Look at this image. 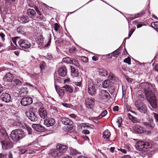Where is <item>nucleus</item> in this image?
<instances>
[{
	"label": "nucleus",
	"instance_id": "nucleus-14",
	"mask_svg": "<svg viewBox=\"0 0 158 158\" xmlns=\"http://www.w3.org/2000/svg\"><path fill=\"white\" fill-rule=\"evenodd\" d=\"M2 100L5 102L8 103L11 101L10 95L7 93H3L0 96Z\"/></svg>",
	"mask_w": 158,
	"mask_h": 158
},
{
	"label": "nucleus",
	"instance_id": "nucleus-50",
	"mask_svg": "<svg viewBox=\"0 0 158 158\" xmlns=\"http://www.w3.org/2000/svg\"><path fill=\"white\" fill-rule=\"evenodd\" d=\"M61 104L62 105H63L64 106L68 107V108H70V106H71V105L69 104L66 103H62Z\"/></svg>",
	"mask_w": 158,
	"mask_h": 158
},
{
	"label": "nucleus",
	"instance_id": "nucleus-3",
	"mask_svg": "<svg viewBox=\"0 0 158 158\" xmlns=\"http://www.w3.org/2000/svg\"><path fill=\"white\" fill-rule=\"evenodd\" d=\"M136 149L141 152H145L147 149L151 147L150 143L148 141H139L138 142L135 144Z\"/></svg>",
	"mask_w": 158,
	"mask_h": 158
},
{
	"label": "nucleus",
	"instance_id": "nucleus-62",
	"mask_svg": "<svg viewBox=\"0 0 158 158\" xmlns=\"http://www.w3.org/2000/svg\"><path fill=\"white\" fill-rule=\"evenodd\" d=\"M5 87L0 85V94L4 90Z\"/></svg>",
	"mask_w": 158,
	"mask_h": 158
},
{
	"label": "nucleus",
	"instance_id": "nucleus-33",
	"mask_svg": "<svg viewBox=\"0 0 158 158\" xmlns=\"http://www.w3.org/2000/svg\"><path fill=\"white\" fill-rule=\"evenodd\" d=\"M20 22L22 23H28L29 19L27 16H23L20 18Z\"/></svg>",
	"mask_w": 158,
	"mask_h": 158
},
{
	"label": "nucleus",
	"instance_id": "nucleus-18",
	"mask_svg": "<svg viewBox=\"0 0 158 158\" xmlns=\"http://www.w3.org/2000/svg\"><path fill=\"white\" fill-rule=\"evenodd\" d=\"M32 127L35 130L37 131L41 132L45 131L44 127L39 124H33Z\"/></svg>",
	"mask_w": 158,
	"mask_h": 158
},
{
	"label": "nucleus",
	"instance_id": "nucleus-32",
	"mask_svg": "<svg viewBox=\"0 0 158 158\" xmlns=\"http://www.w3.org/2000/svg\"><path fill=\"white\" fill-rule=\"evenodd\" d=\"M128 118L129 119L131 120L133 123H137L138 121V119L135 117L133 116L130 114H128Z\"/></svg>",
	"mask_w": 158,
	"mask_h": 158
},
{
	"label": "nucleus",
	"instance_id": "nucleus-37",
	"mask_svg": "<svg viewBox=\"0 0 158 158\" xmlns=\"http://www.w3.org/2000/svg\"><path fill=\"white\" fill-rule=\"evenodd\" d=\"M63 88H64L66 91L69 93H72L73 92V89L69 85H66L63 87Z\"/></svg>",
	"mask_w": 158,
	"mask_h": 158
},
{
	"label": "nucleus",
	"instance_id": "nucleus-35",
	"mask_svg": "<svg viewBox=\"0 0 158 158\" xmlns=\"http://www.w3.org/2000/svg\"><path fill=\"white\" fill-rule=\"evenodd\" d=\"M135 106L138 108V110L142 105H143V104L141 100H138L135 102Z\"/></svg>",
	"mask_w": 158,
	"mask_h": 158
},
{
	"label": "nucleus",
	"instance_id": "nucleus-15",
	"mask_svg": "<svg viewBox=\"0 0 158 158\" xmlns=\"http://www.w3.org/2000/svg\"><path fill=\"white\" fill-rule=\"evenodd\" d=\"M8 138H9V136L6 132L5 128L2 127H0V139L1 140L7 139Z\"/></svg>",
	"mask_w": 158,
	"mask_h": 158
},
{
	"label": "nucleus",
	"instance_id": "nucleus-39",
	"mask_svg": "<svg viewBox=\"0 0 158 158\" xmlns=\"http://www.w3.org/2000/svg\"><path fill=\"white\" fill-rule=\"evenodd\" d=\"M28 147L26 146L22 147L20 151V154H23L25 153L28 150Z\"/></svg>",
	"mask_w": 158,
	"mask_h": 158
},
{
	"label": "nucleus",
	"instance_id": "nucleus-27",
	"mask_svg": "<svg viewBox=\"0 0 158 158\" xmlns=\"http://www.w3.org/2000/svg\"><path fill=\"white\" fill-rule=\"evenodd\" d=\"M98 72L99 74L102 77H106L108 75L107 71L103 69H98Z\"/></svg>",
	"mask_w": 158,
	"mask_h": 158
},
{
	"label": "nucleus",
	"instance_id": "nucleus-23",
	"mask_svg": "<svg viewBox=\"0 0 158 158\" xmlns=\"http://www.w3.org/2000/svg\"><path fill=\"white\" fill-rule=\"evenodd\" d=\"M134 130L136 133L140 134L145 131V128L139 125L135 126Z\"/></svg>",
	"mask_w": 158,
	"mask_h": 158
},
{
	"label": "nucleus",
	"instance_id": "nucleus-20",
	"mask_svg": "<svg viewBox=\"0 0 158 158\" xmlns=\"http://www.w3.org/2000/svg\"><path fill=\"white\" fill-rule=\"evenodd\" d=\"M14 76L10 72L7 73L3 77L4 81L5 82H12Z\"/></svg>",
	"mask_w": 158,
	"mask_h": 158
},
{
	"label": "nucleus",
	"instance_id": "nucleus-40",
	"mask_svg": "<svg viewBox=\"0 0 158 158\" xmlns=\"http://www.w3.org/2000/svg\"><path fill=\"white\" fill-rule=\"evenodd\" d=\"M144 14V11H142L140 12L139 13H138L137 15H135V16L134 17H132V20L139 17V16L143 15V14Z\"/></svg>",
	"mask_w": 158,
	"mask_h": 158
},
{
	"label": "nucleus",
	"instance_id": "nucleus-57",
	"mask_svg": "<svg viewBox=\"0 0 158 158\" xmlns=\"http://www.w3.org/2000/svg\"><path fill=\"white\" fill-rule=\"evenodd\" d=\"M119 107L118 106H115L113 108V110L114 111H117L118 110Z\"/></svg>",
	"mask_w": 158,
	"mask_h": 158
},
{
	"label": "nucleus",
	"instance_id": "nucleus-1",
	"mask_svg": "<svg viewBox=\"0 0 158 158\" xmlns=\"http://www.w3.org/2000/svg\"><path fill=\"white\" fill-rule=\"evenodd\" d=\"M143 85L144 86V90L146 93V95L148 97L149 99V102L150 105L153 108H156L157 105L155 95L153 92L151 91L152 88H153V85L150 83L146 82L143 83Z\"/></svg>",
	"mask_w": 158,
	"mask_h": 158
},
{
	"label": "nucleus",
	"instance_id": "nucleus-10",
	"mask_svg": "<svg viewBox=\"0 0 158 158\" xmlns=\"http://www.w3.org/2000/svg\"><path fill=\"white\" fill-rule=\"evenodd\" d=\"M32 98L29 97L23 98L21 100L20 103L23 106H28L32 103Z\"/></svg>",
	"mask_w": 158,
	"mask_h": 158
},
{
	"label": "nucleus",
	"instance_id": "nucleus-26",
	"mask_svg": "<svg viewBox=\"0 0 158 158\" xmlns=\"http://www.w3.org/2000/svg\"><path fill=\"white\" fill-rule=\"evenodd\" d=\"M27 12L29 17L32 18H33L36 15V12L33 9H28Z\"/></svg>",
	"mask_w": 158,
	"mask_h": 158
},
{
	"label": "nucleus",
	"instance_id": "nucleus-46",
	"mask_svg": "<svg viewBox=\"0 0 158 158\" xmlns=\"http://www.w3.org/2000/svg\"><path fill=\"white\" fill-rule=\"evenodd\" d=\"M59 96L61 98H62L64 94V91L62 90H59L58 92Z\"/></svg>",
	"mask_w": 158,
	"mask_h": 158
},
{
	"label": "nucleus",
	"instance_id": "nucleus-13",
	"mask_svg": "<svg viewBox=\"0 0 158 158\" xmlns=\"http://www.w3.org/2000/svg\"><path fill=\"white\" fill-rule=\"evenodd\" d=\"M56 147L61 156L66 153L68 149V147L65 145H63L60 144H58L56 145Z\"/></svg>",
	"mask_w": 158,
	"mask_h": 158
},
{
	"label": "nucleus",
	"instance_id": "nucleus-61",
	"mask_svg": "<svg viewBox=\"0 0 158 158\" xmlns=\"http://www.w3.org/2000/svg\"><path fill=\"white\" fill-rule=\"evenodd\" d=\"M39 16H37V18L39 19L40 20H44L45 18H44L43 15H42L41 14V15H39Z\"/></svg>",
	"mask_w": 158,
	"mask_h": 158
},
{
	"label": "nucleus",
	"instance_id": "nucleus-11",
	"mask_svg": "<svg viewBox=\"0 0 158 158\" xmlns=\"http://www.w3.org/2000/svg\"><path fill=\"white\" fill-rule=\"evenodd\" d=\"M62 61L63 62L66 63L72 64L77 67H78L79 65V64L76 60L69 57L63 58Z\"/></svg>",
	"mask_w": 158,
	"mask_h": 158
},
{
	"label": "nucleus",
	"instance_id": "nucleus-6",
	"mask_svg": "<svg viewBox=\"0 0 158 158\" xmlns=\"http://www.w3.org/2000/svg\"><path fill=\"white\" fill-rule=\"evenodd\" d=\"M99 98L104 102H107L111 98L109 94L106 90H102L99 94Z\"/></svg>",
	"mask_w": 158,
	"mask_h": 158
},
{
	"label": "nucleus",
	"instance_id": "nucleus-12",
	"mask_svg": "<svg viewBox=\"0 0 158 158\" xmlns=\"http://www.w3.org/2000/svg\"><path fill=\"white\" fill-rule=\"evenodd\" d=\"M61 121L63 124L70 126V127L69 128V130H72L73 129V122L70 119L68 118L64 117L61 118Z\"/></svg>",
	"mask_w": 158,
	"mask_h": 158
},
{
	"label": "nucleus",
	"instance_id": "nucleus-2",
	"mask_svg": "<svg viewBox=\"0 0 158 158\" xmlns=\"http://www.w3.org/2000/svg\"><path fill=\"white\" fill-rule=\"evenodd\" d=\"M25 136L23 130L21 129H15L13 130L10 134V137L12 140L18 142Z\"/></svg>",
	"mask_w": 158,
	"mask_h": 158
},
{
	"label": "nucleus",
	"instance_id": "nucleus-21",
	"mask_svg": "<svg viewBox=\"0 0 158 158\" xmlns=\"http://www.w3.org/2000/svg\"><path fill=\"white\" fill-rule=\"evenodd\" d=\"M55 120L52 118H48L45 119L44 121V124L47 127L52 126L55 123Z\"/></svg>",
	"mask_w": 158,
	"mask_h": 158
},
{
	"label": "nucleus",
	"instance_id": "nucleus-17",
	"mask_svg": "<svg viewBox=\"0 0 158 158\" xmlns=\"http://www.w3.org/2000/svg\"><path fill=\"white\" fill-rule=\"evenodd\" d=\"M39 114L40 117L42 118H45L47 117L48 114L47 110L43 107H40L38 110Z\"/></svg>",
	"mask_w": 158,
	"mask_h": 158
},
{
	"label": "nucleus",
	"instance_id": "nucleus-24",
	"mask_svg": "<svg viewBox=\"0 0 158 158\" xmlns=\"http://www.w3.org/2000/svg\"><path fill=\"white\" fill-rule=\"evenodd\" d=\"M111 134L108 130L105 131L103 134V138L106 140L108 141L109 140V138Z\"/></svg>",
	"mask_w": 158,
	"mask_h": 158
},
{
	"label": "nucleus",
	"instance_id": "nucleus-34",
	"mask_svg": "<svg viewBox=\"0 0 158 158\" xmlns=\"http://www.w3.org/2000/svg\"><path fill=\"white\" fill-rule=\"evenodd\" d=\"M122 48V47L120 46L118 49L111 53V56L113 55L114 56L117 57L119 53H120L119 51Z\"/></svg>",
	"mask_w": 158,
	"mask_h": 158
},
{
	"label": "nucleus",
	"instance_id": "nucleus-54",
	"mask_svg": "<svg viewBox=\"0 0 158 158\" xmlns=\"http://www.w3.org/2000/svg\"><path fill=\"white\" fill-rule=\"evenodd\" d=\"M54 81L55 83H60V78H56L54 76Z\"/></svg>",
	"mask_w": 158,
	"mask_h": 158
},
{
	"label": "nucleus",
	"instance_id": "nucleus-51",
	"mask_svg": "<svg viewBox=\"0 0 158 158\" xmlns=\"http://www.w3.org/2000/svg\"><path fill=\"white\" fill-rule=\"evenodd\" d=\"M126 91L125 89L124 90L123 88V86H122V94H123V98H125L126 97Z\"/></svg>",
	"mask_w": 158,
	"mask_h": 158
},
{
	"label": "nucleus",
	"instance_id": "nucleus-48",
	"mask_svg": "<svg viewBox=\"0 0 158 158\" xmlns=\"http://www.w3.org/2000/svg\"><path fill=\"white\" fill-rule=\"evenodd\" d=\"M74 84L76 86H78L80 88H81V82H73Z\"/></svg>",
	"mask_w": 158,
	"mask_h": 158
},
{
	"label": "nucleus",
	"instance_id": "nucleus-47",
	"mask_svg": "<svg viewBox=\"0 0 158 158\" xmlns=\"http://www.w3.org/2000/svg\"><path fill=\"white\" fill-rule=\"evenodd\" d=\"M14 125L21 127L22 126V124L19 122H16L14 123Z\"/></svg>",
	"mask_w": 158,
	"mask_h": 158
},
{
	"label": "nucleus",
	"instance_id": "nucleus-41",
	"mask_svg": "<svg viewBox=\"0 0 158 158\" xmlns=\"http://www.w3.org/2000/svg\"><path fill=\"white\" fill-rule=\"evenodd\" d=\"M107 114V112L106 110H104L99 116V117H100V118H101L102 117H105Z\"/></svg>",
	"mask_w": 158,
	"mask_h": 158
},
{
	"label": "nucleus",
	"instance_id": "nucleus-43",
	"mask_svg": "<svg viewBox=\"0 0 158 158\" xmlns=\"http://www.w3.org/2000/svg\"><path fill=\"white\" fill-rule=\"evenodd\" d=\"M123 121L122 118L121 117H119L117 118L116 122L118 123V127H120L121 126V123Z\"/></svg>",
	"mask_w": 158,
	"mask_h": 158
},
{
	"label": "nucleus",
	"instance_id": "nucleus-8",
	"mask_svg": "<svg viewBox=\"0 0 158 158\" xmlns=\"http://www.w3.org/2000/svg\"><path fill=\"white\" fill-rule=\"evenodd\" d=\"M18 44L23 49L28 48L31 46L30 43L27 40L24 39H20L18 41Z\"/></svg>",
	"mask_w": 158,
	"mask_h": 158
},
{
	"label": "nucleus",
	"instance_id": "nucleus-16",
	"mask_svg": "<svg viewBox=\"0 0 158 158\" xmlns=\"http://www.w3.org/2000/svg\"><path fill=\"white\" fill-rule=\"evenodd\" d=\"M95 100L92 98H88L85 100V105L88 108L92 109L94 105Z\"/></svg>",
	"mask_w": 158,
	"mask_h": 158
},
{
	"label": "nucleus",
	"instance_id": "nucleus-36",
	"mask_svg": "<svg viewBox=\"0 0 158 158\" xmlns=\"http://www.w3.org/2000/svg\"><path fill=\"white\" fill-rule=\"evenodd\" d=\"M138 110L140 112L143 114H145L147 112V108L144 104Z\"/></svg>",
	"mask_w": 158,
	"mask_h": 158
},
{
	"label": "nucleus",
	"instance_id": "nucleus-53",
	"mask_svg": "<svg viewBox=\"0 0 158 158\" xmlns=\"http://www.w3.org/2000/svg\"><path fill=\"white\" fill-rule=\"evenodd\" d=\"M89 124H88L87 123H82L81 124V126L82 127H89Z\"/></svg>",
	"mask_w": 158,
	"mask_h": 158
},
{
	"label": "nucleus",
	"instance_id": "nucleus-45",
	"mask_svg": "<svg viewBox=\"0 0 158 158\" xmlns=\"http://www.w3.org/2000/svg\"><path fill=\"white\" fill-rule=\"evenodd\" d=\"M124 62L126 63H127L128 64H131L130 58L129 57H128L125 58L124 60Z\"/></svg>",
	"mask_w": 158,
	"mask_h": 158
},
{
	"label": "nucleus",
	"instance_id": "nucleus-28",
	"mask_svg": "<svg viewBox=\"0 0 158 158\" xmlns=\"http://www.w3.org/2000/svg\"><path fill=\"white\" fill-rule=\"evenodd\" d=\"M69 149L70 151V155L74 157H75L77 155L81 154L80 152L78 151L76 149H75L71 147Z\"/></svg>",
	"mask_w": 158,
	"mask_h": 158
},
{
	"label": "nucleus",
	"instance_id": "nucleus-55",
	"mask_svg": "<svg viewBox=\"0 0 158 158\" xmlns=\"http://www.w3.org/2000/svg\"><path fill=\"white\" fill-rule=\"evenodd\" d=\"M8 158H14L13 156L12 153L10 151L9 152L8 154Z\"/></svg>",
	"mask_w": 158,
	"mask_h": 158
},
{
	"label": "nucleus",
	"instance_id": "nucleus-56",
	"mask_svg": "<svg viewBox=\"0 0 158 158\" xmlns=\"http://www.w3.org/2000/svg\"><path fill=\"white\" fill-rule=\"evenodd\" d=\"M153 115L156 120L158 122V114L156 113H153Z\"/></svg>",
	"mask_w": 158,
	"mask_h": 158
},
{
	"label": "nucleus",
	"instance_id": "nucleus-5",
	"mask_svg": "<svg viewBox=\"0 0 158 158\" xmlns=\"http://www.w3.org/2000/svg\"><path fill=\"white\" fill-rule=\"evenodd\" d=\"M0 142L2 148L4 150H8L12 148L13 147V143L9 138L3 139L1 140Z\"/></svg>",
	"mask_w": 158,
	"mask_h": 158
},
{
	"label": "nucleus",
	"instance_id": "nucleus-38",
	"mask_svg": "<svg viewBox=\"0 0 158 158\" xmlns=\"http://www.w3.org/2000/svg\"><path fill=\"white\" fill-rule=\"evenodd\" d=\"M20 38L19 37H14L12 38L11 39V40L13 42V43L16 46L18 45V41L20 40Z\"/></svg>",
	"mask_w": 158,
	"mask_h": 158
},
{
	"label": "nucleus",
	"instance_id": "nucleus-29",
	"mask_svg": "<svg viewBox=\"0 0 158 158\" xmlns=\"http://www.w3.org/2000/svg\"><path fill=\"white\" fill-rule=\"evenodd\" d=\"M50 153L51 156L54 157H58L61 156L57 148Z\"/></svg>",
	"mask_w": 158,
	"mask_h": 158
},
{
	"label": "nucleus",
	"instance_id": "nucleus-4",
	"mask_svg": "<svg viewBox=\"0 0 158 158\" xmlns=\"http://www.w3.org/2000/svg\"><path fill=\"white\" fill-rule=\"evenodd\" d=\"M108 79L105 80L102 84L103 87L104 88H107L110 87L114 83L115 79L114 75L112 73H109Z\"/></svg>",
	"mask_w": 158,
	"mask_h": 158
},
{
	"label": "nucleus",
	"instance_id": "nucleus-63",
	"mask_svg": "<svg viewBox=\"0 0 158 158\" xmlns=\"http://www.w3.org/2000/svg\"><path fill=\"white\" fill-rule=\"evenodd\" d=\"M0 158H6V156L2 153H0Z\"/></svg>",
	"mask_w": 158,
	"mask_h": 158
},
{
	"label": "nucleus",
	"instance_id": "nucleus-42",
	"mask_svg": "<svg viewBox=\"0 0 158 158\" xmlns=\"http://www.w3.org/2000/svg\"><path fill=\"white\" fill-rule=\"evenodd\" d=\"M54 27L55 31L57 32L60 28V25L58 23H56L54 24Z\"/></svg>",
	"mask_w": 158,
	"mask_h": 158
},
{
	"label": "nucleus",
	"instance_id": "nucleus-9",
	"mask_svg": "<svg viewBox=\"0 0 158 158\" xmlns=\"http://www.w3.org/2000/svg\"><path fill=\"white\" fill-rule=\"evenodd\" d=\"M95 84L94 81L90 80L89 81L88 84V91L89 94L91 95H94L96 92Z\"/></svg>",
	"mask_w": 158,
	"mask_h": 158
},
{
	"label": "nucleus",
	"instance_id": "nucleus-25",
	"mask_svg": "<svg viewBox=\"0 0 158 158\" xmlns=\"http://www.w3.org/2000/svg\"><path fill=\"white\" fill-rule=\"evenodd\" d=\"M71 71V75L73 77H77L78 75V70L75 67L71 66L70 67Z\"/></svg>",
	"mask_w": 158,
	"mask_h": 158
},
{
	"label": "nucleus",
	"instance_id": "nucleus-22",
	"mask_svg": "<svg viewBox=\"0 0 158 158\" xmlns=\"http://www.w3.org/2000/svg\"><path fill=\"white\" fill-rule=\"evenodd\" d=\"M59 75L62 77H64L67 74V70L64 66H62L60 67L58 71Z\"/></svg>",
	"mask_w": 158,
	"mask_h": 158
},
{
	"label": "nucleus",
	"instance_id": "nucleus-58",
	"mask_svg": "<svg viewBox=\"0 0 158 158\" xmlns=\"http://www.w3.org/2000/svg\"><path fill=\"white\" fill-rule=\"evenodd\" d=\"M0 36L2 38V40L3 41H4L5 40L4 37H5V35L3 33H0Z\"/></svg>",
	"mask_w": 158,
	"mask_h": 158
},
{
	"label": "nucleus",
	"instance_id": "nucleus-59",
	"mask_svg": "<svg viewBox=\"0 0 158 158\" xmlns=\"http://www.w3.org/2000/svg\"><path fill=\"white\" fill-rule=\"evenodd\" d=\"M51 40H52V38H51V36H50V37L49 38V40L48 41V42L46 46H49L50 45V43L51 42Z\"/></svg>",
	"mask_w": 158,
	"mask_h": 158
},
{
	"label": "nucleus",
	"instance_id": "nucleus-44",
	"mask_svg": "<svg viewBox=\"0 0 158 158\" xmlns=\"http://www.w3.org/2000/svg\"><path fill=\"white\" fill-rule=\"evenodd\" d=\"M26 127V129L28 132V134L29 135H31L32 133V129L31 128V127H30L29 126H27Z\"/></svg>",
	"mask_w": 158,
	"mask_h": 158
},
{
	"label": "nucleus",
	"instance_id": "nucleus-31",
	"mask_svg": "<svg viewBox=\"0 0 158 158\" xmlns=\"http://www.w3.org/2000/svg\"><path fill=\"white\" fill-rule=\"evenodd\" d=\"M27 88L26 87H22L20 88L19 93L21 96H24L28 93Z\"/></svg>",
	"mask_w": 158,
	"mask_h": 158
},
{
	"label": "nucleus",
	"instance_id": "nucleus-64",
	"mask_svg": "<svg viewBox=\"0 0 158 158\" xmlns=\"http://www.w3.org/2000/svg\"><path fill=\"white\" fill-rule=\"evenodd\" d=\"M122 158H131V157L129 155H124Z\"/></svg>",
	"mask_w": 158,
	"mask_h": 158
},
{
	"label": "nucleus",
	"instance_id": "nucleus-30",
	"mask_svg": "<svg viewBox=\"0 0 158 158\" xmlns=\"http://www.w3.org/2000/svg\"><path fill=\"white\" fill-rule=\"evenodd\" d=\"M12 82L13 86L16 87L21 86L23 84L22 81L18 79H14Z\"/></svg>",
	"mask_w": 158,
	"mask_h": 158
},
{
	"label": "nucleus",
	"instance_id": "nucleus-52",
	"mask_svg": "<svg viewBox=\"0 0 158 158\" xmlns=\"http://www.w3.org/2000/svg\"><path fill=\"white\" fill-rule=\"evenodd\" d=\"M82 133L85 135H88L89 133V131L88 130H84L82 131Z\"/></svg>",
	"mask_w": 158,
	"mask_h": 158
},
{
	"label": "nucleus",
	"instance_id": "nucleus-60",
	"mask_svg": "<svg viewBox=\"0 0 158 158\" xmlns=\"http://www.w3.org/2000/svg\"><path fill=\"white\" fill-rule=\"evenodd\" d=\"M118 150L120 151L121 152L124 154H126L127 153L126 150L120 148V149H118Z\"/></svg>",
	"mask_w": 158,
	"mask_h": 158
},
{
	"label": "nucleus",
	"instance_id": "nucleus-7",
	"mask_svg": "<svg viewBox=\"0 0 158 158\" xmlns=\"http://www.w3.org/2000/svg\"><path fill=\"white\" fill-rule=\"evenodd\" d=\"M26 114L29 118L31 121L35 122L38 120V116L32 110H30L29 112H26Z\"/></svg>",
	"mask_w": 158,
	"mask_h": 158
},
{
	"label": "nucleus",
	"instance_id": "nucleus-49",
	"mask_svg": "<svg viewBox=\"0 0 158 158\" xmlns=\"http://www.w3.org/2000/svg\"><path fill=\"white\" fill-rule=\"evenodd\" d=\"M45 63L44 61H42L40 64V67L41 69H43L45 66Z\"/></svg>",
	"mask_w": 158,
	"mask_h": 158
},
{
	"label": "nucleus",
	"instance_id": "nucleus-19",
	"mask_svg": "<svg viewBox=\"0 0 158 158\" xmlns=\"http://www.w3.org/2000/svg\"><path fill=\"white\" fill-rule=\"evenodd\" d=\"M142 123L143 126L145 127L147 129L149 130H151L153 129L155 126V124L153 121L150 122H143Z\"/></svg>",
	"mask_w": 158,
	"mask_h": 158
}]
</instances>
